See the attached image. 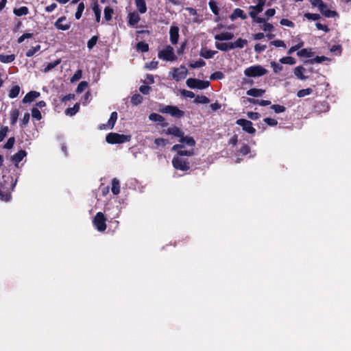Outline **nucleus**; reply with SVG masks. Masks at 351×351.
Masks as SVG:
<instances>
[{
	"instance_id": "22",
	"label": "nucleus",
	"mask_w": 351,
	"mask_h": 351,
	"mask_svg": "<svg viewBox=\"0 0 351 351\" xmlns=\"http://www.w3.org/2000/svg\"><path fill=\"white\" fill-rule=\"evenodd\" d=\"M128 24L131 26H134L137 24L140 21V16L138 13L134 12L128 14Z\"/></svg>"
},
{
	"instance_id": "21",
	"label": "nucleus",
	"mask_w": 351,
	"mask_h": 351,
	"mask_svg": "<svg viewBox=\"0 0 351 351\" xmlns=\"http://www.w3.org/2000/svg\"><path fill=\"white\" fill-rule=\"evenodd\" d=\"M234 37V34L231 32H222L221 34H217L215 36V39L217 40H229L232 39Z\"/></svg>"
},
{
	"instance_id": "48",
	"label": "nucleus",
	"mask_w": 351,
	"mask_h": 351,
	"mask_svg": "<svg viewBox=\"0 0 351 351\" xmlns=\"http://www.w3.org/2000/svg\"><path fill=\"white\" fill-rule=\"evenodd\" d=\"M313 92V90L311 88L301 89L297 92V96L298 97H304L306 95H311Z\"/></svg>"
},
{
	"instance_id": "14",
	"label": "nucleus",
	"mask_w": 351,
	"mask_h": 351,
	"mask_svg": "<svg viewBox=\"0 0 351 351\" xmlns=\"http://www.w3.org/2000/svg\"><path fill=\"white\" fill-rule=\"evenodd\" d=\"M40 94L39 92L32 90L25 95L22 100V102L23 104L30 103L40 97Z\"/></svg>"
},
{
	"instance_id": "49",
	"label": "nucleus",
	"mask_w": 351,
	"mask_h": 351,
	"mask_svg": "<svg viewBox=\"0 0 351 351\" xmlns=\"http://www.w3.org/2000/svg\"><path fill=\"white\" fill-rule=\"evenodd\" d=\"M208 5L213 13L215 15H219V8H218L217 3L213 0H210L208 3Z\"/></svg>"
},
{
	"instance_id": "39",
	"label": "nucleus",
	"mask_w": 351,
	"mask_h": 351,
	"mask_svg": "<svg viewBox=\"0 0 351 351\" xmlns=\"http://www.w3.org/2000/svg\"><path fill=\"white\" fill-rule=\"evenodd\" d=\"M297 55L300 57L311 58L313 56V53L311 51V49H302L297 52Z\"/></svg>"
},
{
	"instance_id": "5",
	"label": "nucleus",
	"mask_w": 351,
	"mask_h": 351,
	"mask_svg": "<svg viewBox=\"0 0 351 351\" xmlns=\"http://www.w3.org/2000/svg\"><path fill=\"white\" fill-rule=\"evenodd\" d=\"M186 84L187 86L190 88H197L199 90L205 89L208 88L210 85V82L208 81L201 80L199 79L192 77L189 78L186 80Z\"/></svg>"
},
{
	"instance_id": "1",
	"label": "nucleus",
	"mask_w": 351,
	"mask_h": 351,
	"mask_svg": "<svg viewBox=\"0 0 351 351\" xmlns=\"http://www.w3.org/2000/svg\"><path fill=\"white\" fill-rule=\"evenodd\" d=\"M184 145L182 144H176L171 147L172 152H176L172 159V165L174 169L182 171H186L191 169V164L188 158L183 156H191L194 155V149L182 150Z\"/></svg>"
},
{
	"instance_id": "42",
	"label": "nucleus",
	"mask_w": 351,
	"mask_h": 351,
	"mask_svg": "<svg viewBox=\"0 0 351 351\" xmlns=\"http://www.w3.org/2000/svg\"><path fill=\"white\" fill-rule=\"evenodd\" d=\"M149 120L154 122H163L165 121V118L157 113L152 112L149 115Z\"/></svg>"
},
{
	"instance_id": "59",
	"label": "nucleus",
	"mask_w": 351,
	"mask_h": 351,
	"mask_svg": "<svg viewBox=\"0 0 351 351\" xmlns=\"http://www.w3.org/2000/svg\"><path fill=\"white\" fill-rule=\"evenodd\" d=\"M304 17L308 20H311V21H317L319 20L321 16L319 14H314V13H305L304 14Z\"/></svg>"
},
{
	"instance_id": "40",
	"label": "nucleus",
	"mask_w": 351,
	"mask_h": 351,
	"mask_svg": "<svg viewBox=\"0 0 351 351\" xmlns=\"http://www.w3.org/2000/svg\"><path fill=\"white\" fill-rule=\"evenodd\" d=\"M20 90L21 88L19 85H15L12 86L8 94L9 97L13 99L18 97L20 93Z\"/></svg>"
},
{
	"instance_id": "3",
	"label": "nucleus",
	"mask_w": 351,
	"mask_h": 351,
	"mask_svg": "<svg viewBox=\"0 0 351 351\" xmlns=\"http://www.w3.org/2000/svg\"><path fill=\"white\" fill-rule=\"evenodd\" d=\"M130 140V135L120 134L114 132H110L106 136V141L109 144H121L129 142Z\"/></svg>"
},
{
	"instance_id": "44",
	"label": "nucleus",
	"mask_w": 351,
	"mask_h": 351,
	"mask_svg": "<svg viewBox=\"0 0 351 351\" xmlns=\"http://www.w3.org/2000/svg\"><path fill=\"white\" fill-rule=\"evenodd\" d=\"M80 110V104L76 103L73 107L69 108L66 110L65 113L67 115L73 116L75 114Z\"/></svg>"
},
{
	"instance_id": "45",
	"label": "nucleus",
	"mask_w": 351,
	"mask_h": 351,
	"mask_svg": "<svg viewBox=\"0 0 351 351\" xmlns=\"http://www.w3.org/2000/svg\"><path fill=\"white\" fill-rule=\"evenodd\" d=\"M281 64H286L289 65H293L295 64V59L291 56H286L280 59Z\"/></svg>"
},
{
	"instance_id": "2",
	"label": "nucleus",
	"mask_w": 351,
	"mask_h": 351,
	"mask_svg": "<svg viewBox=\"0 0 351 351\" xmlns=\"http://www.w3.org/2000/svg\"><path fill=\"white\" fill-rule=\"evenodd\" d=\"M17 179L10 175H3L0 179V199L9 202L11 199V193L14 191Z\"/></svg>"
},
{
	"instance_id": "32",
	"label": "nucleus",
	"mask_w": 351,
	"mask_h": 351,
	"mask_svg": "<svg viewBox=\"0 0 351 351\" xmlns=\"http://www.w3.org/2000/svg\"><path fill=\"white\" fill-rule=\"evenodd\" d=\"M84 8V3L83 1H80L77 5V10L75 13V19L79 20L82 17Z\"/></svg>"
},
{
	"instance_id": "4",
	"label": "nucleus",
	"mask_w": 351,
	"mask_h": 351,
	"mask_svg": "<svg viewBox=\"0 0 351 351\" xmlns=\"http://www.w3.org/2000/svg\"><path fill=\"white\" fill-rule=\"evenodd\" d=\"M267 73V70L261 65H254L247 67L244 71L245 76L249 77H261Z\"/></svg>"
},
{
	"instance_id": "50",
	"label": "nucleus",
	"mask_w": 351,
	"mask_h": 351,
	"mask_svg": "<svg viewBox=\"0 0 351 351\" xmlns=\"http://www.w3.org/2000/svg\"><path fill=\"white\" fill-rule=\"evenodd\" d=\"M194 102L195 104H208L210 102V99L205 95H197L195 97Z\"/></svg>"
},
{
	"instance_id": "23",
	"label": "nucleus",
	"mask_w": 351,
	"mask_h": 351,
	"mask_svg": "<svg viewBox=\"0 0 351 351\" xmlns=\"http://www.w3.org/2000/svg\"><path fill=\"white\" fill-rule=\"evenodd\" d=\"M92 9L95 16L96 22L99 23L101 20V11L97 1L92 3Z\"/></svg>"
},
{
	"instance_id": "18",
	"label": "nucleus",
	"mask_w": 351,
	"mask_h": 351,
	"mask_svg": "<svg viewBox=\"0 0 351 351\" xmlns=\"http://www.w3.org/2000/svg\"><path fill=\"white\" fill-rule=\"evenodd\" d=\"M265 93V90L261 88H250L247 90L246 94L254 97H259L263 96Z\"/></svg>"
},
{
	"instance_id": "8",
	"label": "nucleus",
	"mask_w": 351,
	"mask_h": 351,
	"mask_svg": "<svg viewBox=\"0 0 351 351\" xmlns=\"http://www.w3.org/2000/svg\"><path fill=\"white\" fill-rule=\"evenodd\" d=\"M236 124L242 127V129L248 134H254L256 133V129L253 127L252 121L245 119H239L236 121Z\"/></svg>"
},
{
	"instance_id": "24",
	"label": "nucleus",
	"mask_w": 351,
	"mask_h": 351,
	"mask_svg": "<svg viewBox=\"0 0 351 351\" xmlns=\"http://www.w3.org/2000/svg\"><path fill=\"white\" fill-rule=\"evenodd\" d=\"M13 13L16 16H25L29 14V8L26 6H21L19 8H14Z\"/></svg>"
},
{
	"instance_id": "60",
	"label": "nucleus",
	"mask_w": 351,
	"mask_h": 351,
	"mask_svg": "<svg viewBox=\"0 0 351 351\" xmlns=\"http://www.w3.org/2000/svg\"><path fill=\"white\" fill-rule=\"evenodd\" d=\"M9 131V128L8 126H1L0 129V142L3 141V139L6 137L7 134Z\"/></svg>"
},
{
	"instance_id": "16",
	"label": "nucleus",
	"mask_w": 351,
	"mask_h": 351,
	"mask_svg": "<svg viewBox=\"0 0 351 351\" xmlns=\"http://www.w3.org/2000/svg\"><path fill=\"white\" fill-rule=\"evenodd\" d=\"M179 142L180 143V144H182L183 145L184 144H186V145L191 147H194L196 143L195 139L193 137L184 136V134H182V137L179 138Z\"/></svg>"
},
{
	"instance_id": "31",
	"label": "nucleus",
	"mask_w": 351,
	"mask_h": 351,
	"mask_svg": "<svg viewBox=\"0 0 351 351\" xmlns=\"http://www.w3.org/2000/svg\"><path fill=\"white\" fill-rule=\"evenodd\" d=\"M118 114L117 112H112L110 114V119H108V123L106 126L112 129L114 126V124L117 120Z\"/></svg>"
},
{
	"instance_id": "58",
	"label": "nucleus",
	"mask_w": 351,
	"mask_h": 351,
	"mask_svg": "<svg viewBox=\"0 0 351 351\" xmlns=\"http://www.w3.org/2000/svg\"><path fill=\"white\" fill-rule=\"evenodd\" d=\"M32 116L34 119L39 121L42 119V114L38 108H33L32 109Z\"/></svg>"
},
{
	"instance_id": "6",
	"label": "nucleus",
	"mask_w": 351,
	"mask_h": 351,
	"mask_svg": "<svg viewBox=\"0 0 351 351\" xmlns=\"http://www.w3.org/2000/svg\"><path fill=\"white\" fill-rule=\"evenodd\" d=\"M158 56L160 59L166 61H174L177 59L173 51V48L170 45H167L163 50L160 51Z\"/></svg>"
},
{
	"instance_id": "34",
	"label": "nucleus",
	"mask_w": 351,
	"mask_h": 351,
	"mask_svg": "<svg viewBox=\"0 0 351 351\" xmlns=\"http://www.w3.org/2000/svg\"><path fill=\"white\" fill-rule=\"evenodd\" d=\"M216 53V51L202 49L200 51V56L206 59H210L212 58Z\"/></svg>"
},
{
	"instance_id": "9",
	"label": "nucleus",
	"mask_w": 351,
	"mask_h": 351,
	"mask_svg": "<svg viewBox=\"0 0 351 351\" xmlns=\"http://www.w3.org/2000/svg\"><path fill=\"white\" fill-rule=\"evenodd\" d=\"M257 1L258 3L256 5L250 6V8L253 10L249 12V15L252 18H256V16L263 11V7L265 4V0H257Z\"/></svg>"
},
{
	"instance_id": "30",
	"label": "nucleus",
	"mask_w": 351,
	"mask_h": 351,
	"mask_svg": "<svg viewBox=\"0 0 351 351\" xmlns=\"http://www.w3.org/2000/svg\"><path fill=\"white\" fill-rule=\"evenodd\" d=\"M106 221H93V224L95 228L98 231L102 232L106 230L107 224Z\"/></svg>"
},
{
	"instance_id": "26",
	"label": "nucleus",
	"mask_w": 351,
	"mask_h": 351,
	"mask_svg": "<svg viewBox=\"0 0 351 351\" xmlns=\"http://www.w3.org/2000/svg\"><path fill=\"white\" fill-rule=\"evenodd\" d=\"M319 11L325 17L327 18H333L337 16V12L328 9L327 5L326 3L324 5V8H322V10Z\"/></svg>"
},
{
	"instance_id": "25",
	"label": "nucleus",
	"mask_w": 351,
	"mask_h": 351,
	"mask_svg": "<svg viewBox=\"0 0 351 351\" xmlns=\"http://www.w3.org/2000/svg\"><path fill=\"white\" fill-rule=\"evenodd\" d=\"M247 44V40L243 38H238L235 42L231 43L230 47L233 49L235 48H243L245 45Z\"/></svg>"
},
{
	"instance_id": "54",
	"label": "nucleus",
	"mask_w": 351,
	"mask_h": 351,
	"mask_svg": "<svg viewBox=\"0 0 351 351\" xmlns=\"http://www.w3.org/2000/svg\"><path fill=\"white\" fill-rule=\"evenodd\" d=\"M225 77V75L221 71H215L211 74L210 78L212 80H222Z\"/></svg>"
},
{
	"instance_id": "64",
	"label": "nucleus",
	"mask_w": 351,
	"mask_h": 351,
	"mask_svg": "<svg viewBox=\"0 0 351 351\" xmlns=\"http://www.w3.org/2000/svg\"><path fill=\"white\" fill-rule=\"evenodd\" d=\"M169 143V141L167 139L163 138H158L154 140V143L157 146H162L165 147Z\"/></svg>"
},
{
	"instance_id": "57",
	"label": "nucleus",
	"mask_w": 351,
	"mask_h": 351,
	"mask_svg": "<svg viewBox=\"0 0 351 351\" xmlns=\"http://www.w3.org/2000/svg\"><path fill=\"white\" fill-rule=\"evenodd\" d=\"M271 108L276 112V113H281L284 112L286 110V108L284 106H281L279 104H274L271 106Z\"/></svg>"
},
{
	"instance_id": "38",
	"label": "nucleus",
	"mask_w": 351,
	"mask_h": 351,
	"mask_svg": "<svg viewBox=\"0 0 351 351\" xmlns=\"http://www.w3.org/2000/svg\"><path fill=\"white\" fill-rule=\"evenodd\" d=\"M114 13V10L110 7L106 6L104 8V19L106 21H110L112 19V14Z\"/></svg>"
},
{
	"instance_id": "35",
	"label": "nucleus",
	"mask_w": 351,
	"mask_h": 351,
	"mask_svg": "<svg viewBox=\"0 0 351 351\" xmlns=\"http://www.w3.org/2000/svg\"><path fill=\"white\" fill-rule=\"evenodd\" d=\"M10 124L14 125L16 123L19 116V110L16 108L13 109L10 112Z\"/></svg>"
},
{
	"instance_id": "19",
	"label": "nucleus",
	"mask_w": 351,
	"mask_h": 351,
	"mask_svg": "<svg viewBox=\"0 0 351 351\" xmlns=\"http://www.w3.org/2000/svg\"><path fill=\"white\" fill-rule=\"evenodd\" d=\"M305 71L306 69L304 68L302 66H298L294 69L293 73L294 75L297 77V78L301 80H305L308 78V76L304 75V72Z\"/></svg>"
},
{
	"instance_id": "43",
	"label": "nucleus",
	"mask_w": 351,
	"mask_h": 351,
	"mask_svg": "<svg viewBox=\"0 0 351 351\" xmlns=\"http://www.w3.org/2000/svg\"><path fill=\"white\" fill-rule=\"evenodd\" d=\"M40 45H36L28 49L25 53V56L28 58L32 57L36 53L40 50Z\"/></svg>"
},
{
	"instance_id": "52",
	"label": "nucleus",
	"mask_w": 351,
	"mask_h": 351,
	"mask_svg": "<svg viewBox=\"0 0 351 351\" xmlns=\"http://www.w3.org/2000/svg\"><path fill=\"white\" fill-rule=\"evenodd\" d=\"M205 65H206L205 61H204L202 59H199L197 61H195V62H194L193 63H190L189 66L191 69H196V68L202 67V66H204Z\"/></svg>"
},
{
	"instance_id": "17",
	"label": "nucleus",
	"mask_w": 351,
	"mask_h": 351,
	"mask_svg": "<svg viewBox=\"0 0 351 351\" xmlns=\"http://www.w3.org/2000/svg\"><path fill=\"white\" fill-rule=\"evenodd\" d=\"M237 18H241V19L244 20L247 19V15L245 14L243 10L240 8H236L230 16V19L232 21H234Z\"/></svg>"
},
{
	"instance_id": "46",
	"label": "nucleus",
	"mask_w": 351,
	"mask_h": 351,
	"mask_svg": "<svg viewBox=\"0 0 351 351\" xmlns=\"http://www.w3.org/2000/svg\"><path fill=\"white\" fill-rule=\"evenodd\" d=\"M143 97L140 95V94H134L131 97V103L133 104V105H138L142 103L143 101Z\"/></svg>"
},
{
	"instance_id": "11",
	"label": "nucleus",
	"mask_w": 351,
	"mask_h": 351,
	"mask_svg": "<svg viewBox=\"0 0 351 351\" xmlns=\"http://www.w3.org/2000/svg\"><path fill=\"white\" fill-rule=\"evenodd\" d=\"M165 134L167 135H171L174 137L180 138L184 134V132L178 127L176 125H171L165 130Z\"/></svg>"
},
{
	"instance_id": "63",
	"label": "nucleus",
	"mask_w": 351,
	"mask_h": 351,
	"mask_svg": "<svg viewBox=\"0 0 351 351\" xmlns=\"http://www.w3.org/2000/svg\"><path fill=\"white\" fill-rule=\"evenodd\" d=\"M15 143V138L14 136H12L9 138L6 142V143L4 145L3 147L7 149H10L13 147Z\"/></svg>"
},
{
	"instance_id": "41",
	"label": "nucleus",
	"mask_w": 351,
	"mask_h": 351,
	"mask_svg": "<svg viewBox=\"0 0 351 351\" xmlns=\"http://www.w3.org/2000/svg\"><path fill=\"white\" fill-rule=\"evenodd\" d=\"M248 101L251 104H258L261 106H269L271 104V101L269 100H263V99L259 100V99L250 98V99H248Z\"/></svg>"
},
{
	"instance_id": "20",
	"label": "nucleus",
	"mask_w": 351,
	"mask_h": 351,
	"mask_svg": "<svg viewBox=\"0 0 351 351\" xmlns=\"http://www.w3.org/2000/svg\"><path fill=\"white\" fill-rule=\"evenodd\" d=\"M315 110L317 112H327L329 110L328 104L324 101L322 102H318L314 106Z\"/></svg>"
},
{
	"instance_id": "36",
	"label": "nucleus",
	"mask_w": 351,
	"mask_h": 351,
	"mask_svg": "<svg viewBox=\"0 0 351 351\" xmlns=\"http://www.w3.org/2000/svg\"><path fill=\"white\" fill-rule=\"evenodd\" d=\"M15 58L16 56L14 54H0V62H1L2 63H10L15 60Z\"/></svg>"
},
{
	"instance_id": "61",
	"label": "nucleus",
	"mask_w": 351,
	"mask_h": 351,
	"mask_svg": "<svg viewBox=\"0 0 351 351\" xmlns=\"http://www.w3.org/2000/svg\"><path fill=\"white\" fill-rule=\"evenodd\" d=\"M304 45V43L302 41L298 43L297 45L292 46L289 48V49L287 51V54L291 55L293 52L298 51L299 49H300Z\"/></svg>"
},
{
	"instance_id": "29",
	"label": "nucleus",
	"mask_w": 351,
	"mask_h": 351,
	"mask_svg": "<svg viewBox=\"0 0 351 351\" xmlns=\"http://www.w3.org/2000/svg\"><path fill=\"white\" fill-rule=\"evenodd\" d=\"M231 43H215V47L217 49L222 51H228L232 49L230 46Z\"/></svg>"
},
{
	"instance_id": "27",
	"label": "nucleus",
	"mask_w": 351,
	"mask_h": 351,
	"mask_svg": "<svg viewBox=\"0 0 351 351\" xmlns=\"http://www.w3.org/2000/svg\"><path fill=\"white\" fill-rule=\"evenodd\" d=\"M328 58L324 56H316L315 58L313 59H308L304 61V64L308 65V64H312L315 62L316 63H322Z\"/></svg>"
},
{
	"instance_id": "56",
	"label": "nucleus",
	"mask_w": 351,
	"mask_h": 351,
	"mask_svg": "<svg viewBox=\"0 0 351 351\" xmlns=\"http://www.w3.org/2000/svg\"><path fill=\"white\" fill-rule=\"evenodd\" d=\"M311 3L313 7H317L319 10H322L325 5L322 0H311Z\"/></svg>"
},
{
	"instance_id": "10",
	"label": "nucleus",
	"mask_w": 351,
	"mask_h": 351,
	"mask_svg": "<svg viewBox=\"0 0 351 351\" xmlns=\"http://www.w3.org/2000/svg\"><path fill=\"white\" fill-rule=\"evenodd\" d=\"M66 21V17L65 16H62L57 19V21L54 23V26L56 29L62 31L69 30L71 27V23L67 22L63 23L64 21Z\"/></svg>"
},
{
	"instance_id": "13",
	"label": "nucleus",
	"mask_w": 351,
	"mask_h": 351,
	"mask_svg": "<svg viewBox=\"0 0 351 351\" xmlns=\"http://www.w3.org/2000/svg\"><path fill=\"white\" fill-rule=\"evenodd\" d=\"M170 41L173 45H176L179 39V28L172 25L169 29Z\"/></svg>"
},
{
	"instance_id": "15",
	"label": "nucleus",
	"mask_w": 351,
	"mask_h": 351,
	"mask_svg": "<svg viewBox=\"0 0 351 351\" xmlns=\"http://www.w3.org/2000/svg\"><path fill=\"white\" fill-rule=\"evenodd\" d=\"M27 152L25 150H20L12 156V161L18 167V164L25 157Z\"/></svg>"
},
{
	"instance_id": "37",
	"label": "nucleus",
	"mask_w": 351,
	"mask_h": 351,
	"mask_svg": "<svg viewBox=\"0 0 351 351\" xmlns=\"http://www.w3.org/2000/svg\"><path fill=\"white\" fill-rule=\"evenodd\" d=\"M61 62V60L60 59H58L56 60H55L54 62H49L47 64V66L43 69V71L44 73H47L49 72V71L52 70L53 69H54L56 66H57L58 64H60Z\"/></svg>"
},
{
	"instance_id": "53",
	"label": "nucleus",
	"mask_w": 351,
	"mask_h": 351,
	"mask_svg": "<svg viewBox=\"0 0 351 351\" xmlns=\"http://www.w3.org/2000/svg\"><path fill=\"white\" fill-rule=\"evenodd\" d=\"M98 39H99V37L97 36H93L91 37L90 39H89L88 40L87 47L88 48V49H92L95 47Z\"/></svg>"
},
{
	"instance_id": "33",
	"label": "nucleus",
	"mask_w": 351,
	"mask_h": 351,
	"mask_svg": "<svg viewBox=\"0 0 351 351\" xmlns=\"http://www.w3.org/2000/svg\"><path fill=\"white\" fill-rule=\"evenodd\" d=\"M111 191L114 195H118L120 193V184L117 178H113L112 180Z\"/></svg>"
},
{
	"instance_id": "12",
	"label": "nucleus",
	"mask_w": 351,
	"mask_h": 351,
	"mask_svg": "<svg viewBox=\"0 0 351 351\" xmlns=\"http://www.w3.org/2000/svg\"><path fill=\"white\" fill-rule=\"evenodd\" d=\"M180 69H182V71H180V69L178 68H175L173 69V77L176 81H179L182 79H184L187 75L188 71L185 68V66H181Z\"/></svg>"
},
{
	"instance_id": "47",
	"label": "nucleus",
	"mask_w": 351,
	"mask_h": 351,
	"mask_svg": "<svg viewBox=\"0 0 351 351\" xmlns=\"http://www.w3.org/2000/svg\"><path fill=\"white\" fill-rule=\"evenodd\" d=\"M136 49L141 52H147L149 51V45L143 41L138 42L136 44Z\"/></svg>"
},
{
	"instance_id": "7",
	"label": "nucleus",
	"mask_w": 351,
	"mask_h": 351,
	"mask_svg": "<svg viewBox=\"0 0 351 351\" xmlns=\"http://www.w3.org/2000/svg\"><path fill=\"white\" fill-rule=\"evenodd\" d=\"M160 111L162 113L169 114L175 118H181L184 117L185 114L184 112L180 110L178 106L170 105L165 106Z\"/></svg>"
},
{
	"instance_id": "51",
	"label": "nucleus",
	"mask_w": 351,
	"mask_h": 351,
	"mask_svg": "<svg viewBox=\"0 0 351 351\" xmlns=\"http://www.w3.org/2000/svg\"><path fill=\"white\" fill-rule=\"evenodd\" d=\"M30 115L28 112L25 113L23 119L20 121V127L21 128H25L27 126L28 123L29 121Z\"/></svg>"
},
{
	"instance_id": "28",
	"label": "nucleus",
	"mask_w": 351,
	"mask_h": 351,
	"mask_svg": "<svg viewBox=\"0 0 351 351\" xmlns=\"http://www.w3.org/2000/svg\"><path fill=\"white\" fill-rule=\"evenodd\" d=\"M136 6L141 14H144L147 11V5L145 0H135Z\"/></svg>"
},
{
	"instance_id": "62",
	"label": "nucleus",
	"mask_w": 351,
	"mask_h": 351,
	"mask_svg": "<svg viewBox=\"0 0 351 351\" xmlns=\"http://www.w3.org/2000/svg\"><path fill=\"white\" fill-rule=\"evenodd\" d=\"M250 147L247 144H243L239 149V153L242 156H246L250 153Z\"/></svg>"
},
{
	"instance_id": "55",
	"label": "nucleus",
	"mask_w": 351,
	"mask_h": 351,
	"mask_svg": "<svg viewBox=\"0 0 351 351\" xmlns=\"http://www.w3.org/2000/svg\"><path fill=\"white\" fill-rule=\"evenodd\" d=\"M270 64H271V66L272 67L273 69V71L275 73H280L281 71H282L283 69V67L282 65H280V64L278 63H276V62L274 61H272L270 62Z\"/></svg>"
}]
</instances>
